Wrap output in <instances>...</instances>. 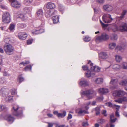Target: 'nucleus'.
<instances>
[{
	"mask_svg": "<svg viewBox=\"0 0 127 127\" xmlns=\"http://www.w3.org/2000/svg\"><path fill=\"white\" fill-rule=\"evenodd\" d=\"M96 2L99 4H103L105 2L104 0H96Z\"/></svg>",
	"mask_w": 127,
	"mask_h": 127,
	"instance_id": "obj_55",
	"label": "nucleus"
},
{
	"mask_svg": "<svg viewBox=\"0 0 127 127\" xmlns=\"http://www.w3.org/2000/svg\"><path fill=\"white\" fill-rule=\"evenodd\" d=\"M27 36V35L26 32H20L18 34V36L19 38L20 39L25 40Z\"/></svg>",
	"mask_w": 127,
	"mask_h": 127,
	"instance_id": "obj_18",
	"label": "nucleus"
},
{
	"mask_svg": "<svg viewBox=\"0 0 127 127\" xmlns=\"http://www.w3.org/2000/svg\"><path fill=\"white\" fill-rule=\"evenodd\" d=\"M100 22L101 23L102 26L103 27H106L108 25L107 24H105L103 23L100 20Z\"/></svg>",
	"mask_w": 127,
	"mask_h": 127,
	"instance_id": "obj_59",
	"label": "nucleus"
},
{
	"mask_svg": "<svg viewBox=\"0 0 127 127\" xmlns=\"http://www.w3.org/2000/svg\"><path fill=\"white\" fill-rule=\"evenodd\" d=\"M5 50L6 53L8 54H11L14 50L13 47L11 44H9L5 46Z\"/></svg>",
	"mask_w": 127,
	"mask_h": 127,
	"instance_id": "obj_6",
	"label": "nucleus"
},
{
	"mask_svg": "<svg viewBox=\"0 0 127 127\" xmlns=\"http://www.w3.org/2000/svg\"><path fill=\"white\" fill-rule=\"evenodd\" d=\"M117 119L116 118H115L114 119H110V123H114L115 122L116 120Z\"/></svg>",
	"mask_w": 127,
	"mask_h": 127,
	"instance_id": "obj_63",
	"label": "nucleus"
},
{
	"mask_svg": "<svg viewBox=\"0 0 127 127\" xmlns=\"http://www.w3.org/2000/svg\"><path fill=\"white\" fill-rule=\"evenodd\" d=\"M56 13V11L54 10L49 9L46 12L45 15L47 17H49Z\"/></svg>",
	"mask_w": 127,
	"mask_h": 127,
	"instance_id": "obj_14",
	"label": "nucleus"
},
{
	"mask_svg": "<svg viewBox=\"0 0 127 127\" xmlns=\"http://www.w3.org/2000/svg\"><path fill=\"white\" fill-rule=\"evenodd\" d=\"M76 112L80 115H82L83 114L87 113V111L85 110H82L81 109H80L76 111Z\"/></svg>",
	"mask_w": 127,
	"mask_h": 127,
	"instance_id": "obj_31",
	"label": "nucleus"
},
{
	"mask_svg": "<svg viewBox=\"0 0 127 127\" xmlns=\"http://www.w3.org/2000/svg\"><path fill=\"white\" fill-rule=\"evenodd\" d=\"M4 41L5 42L7 43L12 42L10 39V38L9 37H7L5 38L4 39Z\"/></svg>",
	"mask_w": 127,
	"mask_h": 127,
	"instance_id": "obj_46",
	"label": "nucleus"
},
{
	"mask_svg": "<svg viewBox=\"0 0 127 127\" xmlns=\"http://www.w3.org/2000/svg\"><path fill=\"white\" fill-rule=\"evenodd\" d=\"M33 40L32 39L28 40L27 41V44L29 45L31 44Z\"/></svg>",
	"mask_w": 127,
	"mask_h": 127,
	"instance_id": "obj_60",
	"label": "nucleus"
},
{
	"mask_svg": "<svg viewBox=\"0 0 127 127\" xmlns=\"http://www.w3.org/2000/svg\"><path fill=\"white\" fill-rule=\"evenodd\" d=\"M6 82V80L4 78L0 77V84H2Z\"/></svg>",
	"mask_w": 127,
	"mask_h": 127,
	"instance_id": "obj_49",
	"label": "nucleus"
},
{
	"mask_svg": "<svg viewBox=\"0 0 127 127\" xmlns=\"http://www.w3.org/2000/svg\"><path fill=\"white\" fill-rule=\"evenodd\" d=\"M5 100L7 102H12L13 101V96H9L5 98Z\"/></svg>",
	"mask_w": 127,
	"mask_h": 127,
	"instance_id": "obj_27",
	"label": "nucleus"
},
{
	"mask_svg": "<svg viewBox=\"0 0 127 127\" xmlns=\"http://www.w3.org/2000/svg\"><path fill=\"white\" fill-rule=\"evenodd\" d=\"M106 106L110 107H115L116 109H117L116 110L118 111V110L120 108V106L118 105H116L114 104H112L111 102H108L106 103Z\"/></svg>",
	"mask_w": 127,
	"mask_h": 127,
	"instance_id": "obj_20",
	"label": "nucleus"
},
{
	"mask_svg": "<svg viewBox=\"0 0 127 127\" xmlns=\"http://www.w3.org/2000/svg\"><path fill=\"white\" fill-rule=\"evenodd\" d=\"M103 21L105 23H108L110 22L113 19L111 17V16L108 14H104L102 17Z\"/></svg>",
	"mask_w": 127,
	"mask_h": 127,
	"instance_id": "obj_8",
	"label": "nucleus"
},
{
	"mask_svg": "<svg viewBox=\"0 0 127 127\" xmlns=\"http://www.w3.org/2000/svg\"><path fill=\"white\" fill-rule=\"evenodd\" d=\"M119 84L120 85L123 86H127V79L121 80L119 82Z\"/></svg>",
	"mask_w": 127,
	"mask_h": 127,
	"instance_id": "obj_26",
	"label": "nucleus"
},
{
	"mask_svg": "<svg viewBox=\"0 0 127 127\" xmlns=\"http://www.w3.org/2000/svg\"><path fill=\"white\" fill-rule=\"evenodd\" d=\"M82 94L86 96L88 98V99H89L92 98V95H96V93L95 91L92 90H88L85 91H83L81 92Z\"/></svg>",
	"mask_w": 127,
	"mask_h": 127,
	"instance_id": "obj_2",
	"label": "nucleus"
},
{
	"mask_svg": "<svg viewBox=\"0 0 127 127\" xmlns=\"http://www.w3.org/2000/svg\"><path fill=\"white\" fill-rule=\"evenodd\" d=\"M30 63V62L29 61H26L25 62H22L20 63L19 64H23L24 66H25L27 64H28Z\"/></svg>",
	"mask_w": 127,
	"mask_h": 127,
	"instance_id": "obj_53",
	"label": "nucleus"
},
{
	"mask_svg": "<svg viewBox=\"0 0 127 127\" xmlns=\"http://www.w3.org/2000/svg\"><path fill=\"white\" fill-rule=\"evenodd\" d=\"M122 101V102L123 101L127 102V98L125 97H123L121 98Z\"/></svg>",
	"mask_w": 127,
	"mask_h": 127,
	"instance_id": "obj_61",
	"label": "nucleus"
},
{
	"mask_svg": "<svg viewBox=\"0 0 127 127\" xmlns=\"http://www.w3.org/2000/svg\"><path fill=\"white\" fill-rule=\"evenodd\" d=\"M83 39L84 41L88 42L90 40L91 38L88 36H84V38H83Z\"/></svg>",
	"mask_w": 127,
	"mask_h": 127,
	"instance_id": "obj_40",
	"label": "nucleus"
},
{
	"mask_svg": "<svg viewBox=\"0 0 127 127\" xmlns=\"http://www.w3.org/2000/svg\"><path fill=\"white\" fill-rule=\"evenodd\" d=\"M95 82L97 84H101L103 82V79L102 78H97L95 80Z\"/></svg>",
	"mask_w": 127,
	"mask_h": 127,
	"instance_id": "obj_30",
	"label": "nucleus"
},
{
	"mask_svg": "<svg viewBox=\"0 0 127 127\" xmlns=\"http://www.w3.org/2000/svg\"><path fill=\"white\" fill-rule=\"evenodd\" d=\"M126 10H124L123 11V12L121 14V15L119 17V18L121 19L124 18V15H125L126 12H127Z\"/></svg>",
	"mask_w": 127,
	"mask_h": 127,
	"instance_id": "obj_38",
	"label": "nucleus"
},
{
	"mask_svg": "<svg viewBox=\"0 0 127 127\" xmlns=\"http://www.w3.org/2000/svg\"><path fill=\"white\" fill-rule=\"evenodd\" d=\"M24 80V78L21 76H19L18 77V81H19L20 83H21Z\"/></svg>",
	"mask_w": 127,
	"mask_h": 127,
	"instance_id": "obj_50",
	"label": "nucleus"
},
{
	"mask_svg": "<svg viewBox=\"0 0 127 127\" xmlns=\"http://www.w3.org/2000/svg\"><path fill=\"white\" fill-rule=\"evenodd\" d=\"M15 25L13 23H11L10 25L9 29L10 31L12 32H13L15 30Z\"/></svg>",
	"mask_w": 127,
	"mask_h": 127,
	"instance_id": "obj_29",
	"label": "nucleus"
},
{
	"mask_svg": "<svg viewBox=\"0 0 127 127\" xmlns=\"http://www.w3.org/2000/svg\"><path fill=\"white\" fill-rule=\"evenodd\" d=\"M118 80L115 78H112L110 82V88L112 90L117 89L118 86L117 84Z\"/></svg>",
	"mask_w": 127,
	"mask_h": 127,
	"instance_id": "obj_4",
	"label": "nucleus"
},
{
	"mask_svg": "<svg viewBox=\"0 0 127 127\" xmlns=\"http://www.w3.org/2000/svg\"><path fill=\"white\" fill-rule=\"evenodd\" d=\"M95 74L94 73L91 72L89 70H88L87 72L85 73V76L87 77H94Z\"/></svg>",
	"mask_w": 127,
	"mask_h": 127,
	"instance_id": "obj_24",
	"label": "nucleus"
},
{
	"mask_svg": "<svg viewBox=\"0 0 127 127\" xmlns=\"http://www.w3.org/2000/svg\"><path fill=\"white\" fill-rule=\"evenodd\" d=\"M46 6L47 8L51 9L55 8V5L53 3L49 2L46 4Z\"/></svg>",
	"mask_w": 127,
	"mask_h": 127,
	"instance_id": "obj_23",
	"label": "nucleus"
},
{
	"mask_svg": "<svg viewBox=\"0 0 127 127\" xmlns=\"http://www.w3.org/2000/svg\"><path fill=\"white\" fill-rule=\"evenodd\" d=\"M116 61L118 62H120L122 59V57L119 55H116L115 56Z\"/></svg>",
	"mask_w": 127,
	"mask_h": 127,
	"instance_id": "obj_42",
	"label": "nucleus"
},
{
	"mask_svg": "<svg viewBox=\"0 0 127 127\" xmlns=\"http://www.w3.org/2000/svg\"><path fill=\"white\" fill-rule=\"evenodd\" d=\"M11 110L12 114L15 116H21L22 115V108L19 107L17 105H13Z\"/></svg>",
	"mask_w": 127,
	"mask_h": 127,
	"instance_id": "obj_1",
	"label": "nucleus"
},
{
	"mask_svg": "<svg viewBox=\"0 0 127 127\" xmlns=\"http://www.w3.org/2000/svg\"><path fill=\"white\" fill-rule=\"evenodd\" d=\"M104 9L106 11H110L113 10H115V7L113 5L106 4L104 5Z\"/></svg>",
	"mask_w": 127,
	"mask_h": 127,
	"instance_id": "obj_12",
	"label": "nucleus"
},
{
	"mask_svg": "<svg viewBox=\"0 0 127 127\" xmlns=\"http://www.w3.org/2000/svg\"><path fill=\"white\" fill-rule=\"evenodd\" d=\"M59 9L60 11L63 13L64 10V8L62 5L60 4L59 5Z\"/></svg>",
	"mask_w": 127,
	"mask_h": 127,
	"instance_id": "obj_35",
	"label": "nucleus"
},
{
	"mask_svg": "<svg viewBox=\"0 0 127 127\" xmlns=\"http://www.w3.org/2000/svg\"><path fill=\"white\" fill-rule=\"evenodd\" d=\"M98 122L100 123L103 124L105 122V120L104 119H99L98 120Z\"/></svg>",
	"mask_w": 127,
	"mask_h": 127,
	"instance_id": "obj_56",
	"label": "nucleus"
},
{
	"mask_svg": "<svg viewBox=\"0 0 127 127\" xmlns=\"http://www.w3.org/2000/svg\"><path fill=\"white\" fill-rule=\"evenodd\" d=\"M32 1V0H25L24 2L26 5H28L29 4L31 3Z\"/></svg>",
	"mask_w": 127,
	"mask_h": 127,
	"instance_id": "obj_48",
	"label": "nucleus"
},
{
	"mask_svg": "<svg viewBox=\"0 0 127 127\" xmlns=\"http://www.w3.org/2000/svg\"><path fill=\"white\" fill-rule=\"evenodd\" d=\"M66 115V112L65 111H64L63 113H59L58 114V117L63 118Z\"/></svg>",
	"mask_w": 127,
	"mask_h": 127,
	"instance_id": "obj_33",
	"label": "nucleus"
},
{
	"mask_svg": "<svg viewBox=\"0 0 127 127\" xmlns=\"http://www.w3.org/2000/svg\"><path fill=\"white\" fill-rule=\"evenodd\" d=\"M11 2V6L13 7L16 8H19L21 6L20 3L15 0H9Z\"/></svg>",
	"mask_w": 127,
	"mask_h": 127,
	"instance_id": "obj_10",
	"label": "nucleus"
},
{
	"mask_svg": "<svg viewBox=\"0 0 127 127\" xmlns=\"http://www.w3.org/2000/svg\"><path fill=\"white\" fill-rule=\"evenodd\" d=\"M36 14L37 18L41 20L42 22H44L45 20L43 17L44 15L43 10L41 9L38 10L36 12Z\"/></svg>",
	"mask_w": 127,
	"mask_h": 127,
	"instance_id": "obj_5",
	"label": "nucleus"
},
{
	"mask_svg": "<svg viewBox=\"0 0 127 127\" xmlns=\"http://www.w3.org/2000/svg\"><path fill=\"white\" fill-rule=\"evenodd\" d=\"M116 45V44L114 43H112L110 44L109 47L110 49H112L114 48Z\"/></svg>",
	"mask_w": 127,
	"mask_h": 127,
	"instance_id": "obj_37",
	"label": "nucleus"
},
{
	"mask_svg": "<svg viewBox=\"0 0 127 127\" xmlns=\"http://www.w3.org/2000/svg\"><path fill=\"white\" fill-rule=\"evenodd\" d=\"M114 101L115 102L119 103H120L122 102L121 98H119L118 99L115 100Z\"/></svg>",
	"mask_w": 127,
	"mask_h": 127,
	"instance_id": "obj_57",
	"label": "nucleus"
},
{
	"mask_svg": "<svg viewBox=\"0 0 127 127\" xmlns=\"http://www.w3.org/2000/svg\"><path fill=\"white\" fill-rule=\"evenodd\" d=\"M79 85L82 86H86L89 85L88 81L85 80L84 78L81 79L79 82Z\"/></svg>",
	"mask_w": 127,
	"mask_h": 127,
	"instance_id": "obj_16",
	"label": "nucleus"
},
{
	"mask_svg": "<svg viewBox=\"0 0 127 127\" xmlns=\"http://www.w3.org/2000/svg\"><path fill=\"white\" fill-rule=\"evenodd\" d=\"M11 16L10 13L7 12H6L2 15V21L4 23H8L10 21Z\"/></svg>",
	"mask_w": 127,
	"mask_h": 127,
	"instance_id": "obj_3",
	"label": "nucleus"
},
{
	"mask_svg": "<svg viewBox=\"0 0 127 127\" xmlns=\"http://www.w3.org/2000/svg\"><path fill=\"white\" fill-rule=\"evenodd\" d=\"M91 103V102H87L85 106V108L86 109H88L89 107H88V106L90 105V104Z\"/></svg>",
	"mask_w": 127,
	"mask_h": 127,
	"instance_id": "obj_54",
	"label": "nucleus"
},
{
	"mask_svg": "<svg viewBox=\"0 0 127 127\" xmlns=\"http://www.w3.org/2000/svg\"><path fill=\"white\" fill-rule=\"evenodd\" d=\"M121 68H122L124 69H127V63L126 62L123 63L121 65Z\"/></svg>",
	"mask_w": 127,
	"mask_h": 127,
	"instance_id": "obj_47",
	"label": "nucleus"
},
{
	"mask_svg": "<svg viewBox=\"0 0 127 127\" xmlns=\"http://www.w3.org/2000/svg\"><path fill=\"white\" fill-rule=\"evenodd\" d=\"M14 16L16 18H20L21 19L24 20L27 18L26 15L23 14H20L18 12H15L14 13Z\"/></svg>",
	"mask_w": 127,
	"mask_h": 127,
	"instance_id": "obj_11",
	"label": "nucleus"
},
{
	"mask_svg": "<svg viewBox=\"0 0 127 127\" xmlns=\"http://www.w3.org/2000/svg\"><path fill=\"white\" fill-rule=\"evenodd\" d=\"M106 110H103V111L102 112V114H103L105 116H106L107 114L106 113Z\"/></svg>",
	"mask_w": 127,
	"mask_h": 127,
	"instance_id": "obj_64",
	"label": "nucleus"
},
{
	"mask_svg": "<svg viewBox=\"0 0 127 127\" xmlns=\"http://www.w3.org/2000/svg\"><path fill=\"white\" fill-rule=\"evenodd\" d=\"M111 39L113 40H116L118 38L117 35L114 33L111 34L110 36Z\"/></svg>",
	"mask_w": 127,
	"mask_h": 127,
	"instance_id": "obj_32",
	"label": "nucleus"
},
{
	"mask_svg": "<svg viewBox=\"0 0 127 127\" xmlns=\"http://www.w3.org/2000/svg\"><path fill=\"white\" fill-rule=\"evenodd\" d=\"M98 91L100 94H105L109 93V90L107 88H99L98 90Z\"/></svg>",
	"mask_w": 127,
	"mask_h": 127,
	"instance_id": "obj_17",
	"label": "nucleus"
},
{
	"mask_svg": "<svg viewBox=\"0 0 127 127\" xmlns=\"http://www.w3.org/2000/svg\"><path fill=\"white\" fill-rule=\"evenodd\" d=\"M119 30L122 32L127 31V24L122 23L119 27Z\"/></svg>",
	"mask_w": 127,
	"mask_h": 127,
	"instance_id": "obj_13",
	"label": "nucleus"
},
{
	"mask_svg": "<svg viewBox=\"0 0 127 127\" xmlns=\"http://www.w3.org/2000/svg\"><path fill=\"white\" fill-rule=\"evenodd\" d=\"M5 119L10 124L12 123L14 121L15 119L10 115H7L5 117Z\"/></svg>",
	"mask_w": 127,
	"mask_h": 127,
	"instance_id": "obj_15",
	"label": "nucleus"
},
{
	"mask_svg": "<svg viewBox=\"0 0 127 127\" xmlns=\"http://www.w3.org/2000/svg\"><path fill=\"white\" fill-rule=\"evenodd\" d=\"M11 92L12 95H17V92L16 89H11Z\"/></svg>",
	"mask_w": 127,
	"mask_h": 127,
	"instance_id": "obj_45",
	"label": "nucleus"
},
{
	"mask_svg": "<svg viewBox=\"0 0 127 127\" xmlns=\"http://www.w3.org/2000/svg\"><path fill=\"white\" fill-rule=\"evenodd\" d=\"M109 38V36L106 33H102L101 36L97 37L96 39V41L100 42L103 40H106L108 39Z\"/></svg>",
	"mask_w": 127,
	"mask_h": 127,
	"instance_id": "obj_7",
	"label": "nucleus"
},
{
	"mask_svg": "<svg viewBox=\"0 0 127 127\" xmlns=\"http://www.w3.org/2000/svg\"><path fill=\"white\" fill-rule=\"evenodd\" d=\"M96 111V114L97 115L100 113V108L99 107H96L95 109Z\"/></svg>",
	"mask_w": 127,
	"mask_h": 127,
	"instance_id": "obj_52",
	"label": "nucleus"
},
{
	"mask_svg": "<svg viewBox=\"0 0 127 127\" xmlns=\"http://www.w3.org/2000/svg\"><path fill=\"white\" fill-rule=\"evenodd\" d=\"M18 27L20 28H25L26 26V25L25 24H20L19 23L17 25Z\"/></svg>",
	"mask_w": 127,
	"mask_h": 127,
	"instance_id": "obj_41",
	"label": "nucleus"
},
{
	"mask_svg": "<svg viewBox=\"0 0 127 127\" xmlns=\"http://www.w3.org/2000/svg\"><path fill=\"white\" fill-rule=\"evenodd\" d=\"M125 44L117 46L115 49L116 50H119L121 52L123 51L125 49Z\"/></svg>",
	"mask_w": 127,
	"mask_h": 127,
	"instance_id": "obj_21",
	"label": "nucleus"
},
{
	"mask_svg": "<svg viewBox=\"0 0 127 127\" xmlns=\"http://www.w3.org/2000/svg\"><path fill=\"white\" fill-rule=\"evenodd\" d=\"M32 10V8L30 7H26L25 8V12L28 13H30L31 11Z\"/></svg>",
	"mask_w": 127,
	"mask_h": 127,
	"instance_id": "obj_36",
	"label": "nucleus"
},
{
	"mask_svg": "<svg viewBox=\"0 0 127 127\" xmlns=\"http://www.w3.org/2000/svg\"><path fill=\"white\" fill-rule=\"evenodd\" d=\"M7 108L6 107L5 105L3 104L0 105V110L3 111L4 110H6Z\"/></svg>",
	"mask_w": 127,
	"mask_h": 127,
	"instance_id": "obj_39",
	"label": "nucleus"
},
{
	"mask_svg": "<svg viewBox=\"0 0 127 127\" xmlns=\"http://www.w3.org/2000/svg\"><path fill=\"white\" fill-rule=\"evenodd\" d=\"M112 29L114 31H115L117 30H119V27L118 28L117 26L114 25L113 26Z\"/></svg>",
	"mask_w": 127,
	"mask_h": 127,
	"instance_id": "obj_51",
	"label": "nucleus"
},
{
	"mask_svg": "<svg viewBox=\"0 0 127 127\" xmlns=\"http://www.w3.org/2000/svg\"><path fill=\"white\" fill-rule=\"evenodd\" d=\"M112 68L113 69L116 70H117L121 68V66H120L119 65L115 64L113 65Z\"/></svg>",
	"mask_w": 127,
	"mask_h": 127,
	"instance_id": "obj_34",
	"label": "nucleus"
},
{
	"mask_svg": "<svg viewBox=\"0 0 127 127\" xmlns=\"http://www.w3.org/2000/svg\"><path fill=\"white\" fill-rule=\"evenodd\" d=\"M91 70L95 72H99L100 71V68L97 66H94L91 68Z\"/></svg>",
	"mask_w": 127,
	"mask_h": 127,
	"instance_id": "obj_25",
	"label": "nucleus"
},
{
	"mask_svg": "<svg viewBox=\"0 0 127 127\" xmlns=\"http://www.w3.org/2000/svg\"><path fill=\"white\" fill-rule=\"evenodd\" d=\"M125 94L126 93L123 90H116L113 92V95L114 96L121 97L125 95Z\"/></svg>",
	"mask_w": 127,
	"mask_h": 127,
	"instance_id": "obj_9",
	"label": "nucleus"
},
{
	"mask_svg": "<svg viewBox=\"0 0 127 127\" xmlns=\"http://www.w3.org/2000/svg\"><path fill=\"white\" fill-rule=\"evenodd\" d=\"M82 125L83 126L85 127L88 126V124L87 121L83 122L82 124Z\"/></svg>",
	"mask_w": 127,
	"mask_h": 127,
	"instance_id": "obj_62",
	"label": "nucleus"
},
{
	"mask_svg": "<svg viewBox=\"0 0 127 127\" xmlns=\"http://www.w3.org/2000/svg\"><path fill=\"white\" fill-rule=\"evenodd\" d=\"M99 56L101 58L105 59L107 58L108 56L106 52H101L99 54Z\"/></svg>",
	"mask_w": 127,
	"mask_h": 127,
	"instance_id": "obj_22",
	"label": "nucleus"
},
{
	"mask_svg": "<svg viewBox=\"0 0 127 127\" xmlns=\"http://www.w3.org/2000/svg\"><path fill=\"white\" fill-rule=\"evenodd\" d=\"M32 69V66L31 65H29L26 66L24 68V70L25 71H27L30 70H31Z\"/></svg>",
	"mask_w": 127,
	"mask_h": 127,
	"instance_id": "obj_44",
	"label": "nucleus"
},
{
	"mask_svg": "<svg viewBox=\"0 0 127 127\" xmlns=\"http://www.w3.org/2000/svg\"><path fill=\"white\" fill-rule=\"evenodd\" d=\"M32 32L33 34H39L38 30L34 29L32 31Z\"/></svg>",
	"mask_w": 127,
	"mask_h": 127,
	"instance_id": "obj_43",
	"label": "nucleus"
},
{
	"mask_svg": "<svg viewBox=\"0 0 127 127\" xmlns=\"http://www.w3.org/2000/svg\"><path fill=\"white\" fill-rule=\"evenodd\" d=\"M82 68L83 70L85 71L88 70V68L87 65L83 66L82 67Z\"/></svg>",
	"mask_w": 127,
	"mask_h": 127,
	"instance_id": "obj_58",
	"label": "nucleus"
},
{
	"mask_svg": "<svg viewBox=\"0 0 127 127\" xmlns=\"http://www.w3.org/2000/svg\"><path fill=\"white\" fill-rule=\"evenodd\" d=\"M52 20L53 21V23H56L59 22V17L58 16H53L52 18Z\"/></svg>",
	"mask_w": 127,
	"mask_h": 127,
	"instance_id": "obj_28",
	"label": "nucleus"
},
{
	"mask_svg": "<svg viewBox=\"0 0 127 127\" xmlns=\"http://www.w3.org/2000/svg\"><path fill=\"white\" fill-rule=\"evenodd\" d=\"M0 94L3 97L6 96L8 94V92H7V90L4 88H1L0 91Z\"/></svg>",
	"mask_w": 127,
	"mask_h": 127,
	"instance_id": "obj_19",
	"label": "nucleus"
}]
</instances>
